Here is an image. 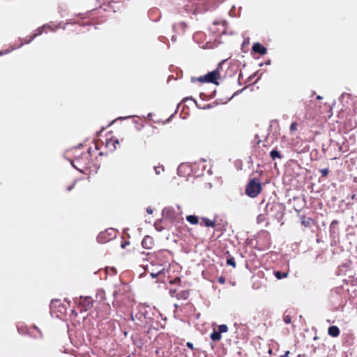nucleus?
Listing matches in <instances>:
<instances>
[{
    "label": "nucleus",
    "mask_w": 357,
    "mask_h": 357,
    "mask_svg": "<svg viewBox=\"0 0 357 357\" xmlns=\"http://www.w3.org/2000/svg\"><path fill=\"white\" fill-rule=\"evenodd\" d=\"M73 188V186L68 188V190L70 191Z\"/></svg>",
    "instance_id": "58836bf2"
},
{
    "label": "nucleus",
    "mask_w": 357,
    "mask_h": 357,
    "mask_svg": "<svg viewBox=\"0 0 357 357\" xmlns=\"http://www.w3.org/2000/svg\"><path fill=\"white\" fill-rule=\"evenodd\" d=\"M186 346H187L189 349H190L191 350H194V349H195L194 346H193V344H192V342H188L186 343Z\"/></svg>",
    "instance_id": "72a5a7b5"
},
{
    "label": "nucleus",
    "mask_w": 357,
    "mask_h": 357,
    "mask_svg": "<svg viewBox=\"0 0 357 357\" xmlns=\"http://www.w3.org/2000/svg\"><path fill=\"white\" fill-rule=\"evenodd\" d=\"M352 199H355V195L352 196Z\"/></svg>",
    "instance_id": "79ce46f5"
},
{
    "label": "nucleus",
    "mask_w": 357,
    "mask_h": 357,
    "mask_svg": "<svg viewBox=\"0 0 357 357\" xmlns=\"http://www.w3.org/2000/svg\"><path fill=\"white\" fill-rule=\"evenodd\" d=\"M42 33V30L40 29H38L36 32L29 36H27L24 39H23L22 43L20 45V47L22 46L23 44H28L31 43L36 36L40 35Z\"/></svg>",
    "instance_id": "9d476101"
},
{
    "label": "nucleus",
    "mask_w": 357,
    "mask_h": 357,
    "mask_svg": "<svg viewBox=\"0 0 357 357\" xmlns=\"http://www.w3.org/2000/svg\"><path fill=\"white\" fill-rule=\"evenodd\" d=\"M265 212L271 217L280 220L284 215V207L282 204L276 202H268L266 204Z\"/></svg>",
    "instance_id": "f03ea898"
},
{
    "label": "nucleus",
    "mask_w": 357,
    "mask_h": 357,
    "mask_svg": "<svg viewBox=\"0 0 357 357\" xmlns=\"http://www.w3.org/2000/svg\"><path fill=\"white\" fill-rule=\"evenodd\" d=\"M340 333V329L336 326H331L328 329V334L333 337H338Z\"/></svg>",
    "instance_id": "f8f14e48"
},
{
    "label": "nucleus",
    "mask_w": 357,
    "mask_h": 357,
    "mask_svg": "<svg viewBox=\"0 0 357 357\" xmlns=\"http://www.w3.org/2000/svg\"><path fill=\"white\" fill-rule=\"evenodd\" d=\"M165 254H168V252H167L165 250H160L155 253V255L157 258L159 259L160 257H165Z\"/></svg>",
    "instance_id": "c756f323"
},
{
    "label": "nucleus",
    "mask_w": 357,
    "mask_h": 357,
    "mask_svg": "<svg viewBox=\"0 0 357 357\" xmlns=\"http://www.w3.org/2000/svg\"><path fill=\"white\" fill-rule=\"evenodd\" d=\"M210 337L213 341L217 342L220 340V339L222 338V335L218 331L214 330L213 333L211 334Z\"/></svg>",
    "instance_id": "dca6fc26"
},
{
    "label": "nucleus",
    "mask_w": 357,
    "mask_h": 357,
    "mask_svg": "<svg viewBox=\"0 0 357 357\" xmlns=\"http://www.w3.org/2000/svg\"><path fill=\"white\" fill-rule=\"evenodd\" d=\"M117 230L113 228H109L104 231L100 232L97 236V241L100 243H106L116 238Z\"/></svg>",
    "instance_id": "20e7f679"
},
{
    "label": "nucleus",
    "mask_w": 357,
    "mask_h": 357,
    "mask_svg": "<svg viewBox=\"0 0 357 357\" xmlns=\"http://www.w3.org/2000/svg\"><path fill=\"white\" fill-rule=\"evenodd\" d=\"M218 281L220 284H225V278L223 276H220L218 278Z\"/></svg>",
    "instance_id": "473e14b6"
},
{
    "label": "nucleus",
    "mask_w": 357,
    "mask_h": 357,
    "mask_svg": "<svg viewBox=\"0 0 357 357\" xmlns=\"http://www.w3.org/2000/svg\"><path fill=\"white\" fill-rule=\"evenodd\" d=\"M202 225L207 227H215V220H211L207 218H202L201 225Z\"/></svg>",
    "instance_id": "ddd939ff"
},
{
    "label": "nucleus",
    "mask_w": 357,
    "mask_h": 357,
    "mask_svg": "<svg viewBox=\"0 0 357 357\" xmlns=\"http://www.w3.org/2000/svg\"><path fill=\"white\" fill-rule=\"evenodd\" d=\"M270 155L273 160H275L276 158L281 159L282 157L281 153L276 149L272 150L270 153Z\"/></svg>",
    "instance_id": "6ab92c4d"
},
{
    "label": "nucleus",
    "mask_w": 357,
    "mask_h": 357,
    "mask_svg": "<svg viewBox=\"0 0 357 357\" xmlns=\"http://www.w3.org/2000/svg\"><path fill=\"white\" fill-rule=\"evenodd\" d=\"M127 357H130V356H127Z\"/></svg>",
    "instance_id": "37998d69"
},
{
    "label": "nucleus",
    "mask_w": 357,
    "mask_h": 357,
    "mask_svg": "<svg viewBox=\"0 0 357 357\" xmlns=\"http://www.w3.org/2000/svg\"><path fill=\"white\" fill-rule=\"evenodd\" d=\"M157 275H158V274H156V275H153V274H152V275H153V277H157Z\"/></svg>",
    "instance_id": "a19ab883"
},
{
    "label": "nucleus",
    "mask_w": 357,
    "mask_h": 357,
    "mask_svg": "<svg viewBox=\"0 0 357 357\" xmlns=\"http://www.w3.org/2000/svg\"><path fill=\"white\" fill-rule=\"evenodd\" d=\"M314 105V102L312 100H310L309 104L306 105L305 110L306 114L305 116L307 118H313L315 116L314 112L312 110V107Z\"/></svg>",
    "instance_id": "9b49d317"
},
{
    "label": "nucleus",
    "mask_w": 357,
    "mask_h": 357,
    "mask_svg": "<svg viewBox=\"0 0 357 357\" xmlns=\"http://www.w3.org/2000/svg\"><path fill=\"white\" fill-rule=\"evenodd\" d=\"M289 353L290 352L289 351H287L284 355H282L280 357H288Z\"/></svg>",
    "instance_id": "c9c22d12"
},
{
    "label": "nucleus",
    "mask_w": 357,
    "mask_h": 357,
    "mask_svg": "<svg viewBox=\"0 0 357 357\" xmlns=\"http://www.w3.org/2000/svg\"><path fill=\"white\" fill-rule=\"evenodd\" d=\"M283 319L287 324H289L291 322V317L290 315H285Z\"/></svg>",
    "instance_id": "2f4dec72"
},
{
    "label": "nucleus",
    "mask_w": 357,
    "mask_h": 357,
    "mask_svg": "<svg viewBox=\"0 0 357 357\" xmlns=\"http://www.w3.org/2000/svg\"><path fill=\"white\" fill-rule=\"evenodd\" d=\"M162 215L171 221H177L180 219V214L172 207H165L162 210Z\"/></svg>",
    "instance_id": "423d86ee"
},
{
    "label": "nucleus",
    "mask_w": 357,
    "mask_h": 357,
    "mask_svg": "<svg viewBox=\"0 0 357 357\" xmlns=\"http://www.w3.org/2000/svg\"><path fill=\"white\" fill-rule=\"evenodd\" d=\"M319 172L323 177H326L329 174L328 168L321 169L319 170Z\"/></svg>",
    "instance_id": "bb28decb"
},
{
    "label": "nucleus",
    "mask_w": 357,
    "mask_h": 357,
    "mask_svg": "<svg viewBox=\"0 0 357 357\" xmlns=\"http://www.w3.org/2000/svg\"><path fill=\"white\" fill-rule=\"evenodd\" d=\"M317 99H321V97L320 96H318L317 97Z\"/></svg>",
    "instance_id": "ea45409f"
},
{
    "label": "nucleus",
    "mask_w": 357,
    "mask_h": 357,
    "mask_svg": "<svg viewBox=\"0 0 357 357\" xmlns=\"http://www.w3.org/2000/svg\"><path fill=\"white\" fill-rule=\"evenodd\" d=\"M169 295L171 296V297L176 298V296H178L177 290L174 288H170L169 289Z\"/></svg>",
    "instance_id": "cd10ccee"
},
{
    "label": "nucleus",
    "mask_w": 357,
    "mask_h": 357,
    "mask_svg": "<svg viewBox=\"0 0 357 357\" xmlns=\"http://www.w3.org/2000/svg\"><path fill=\"white\" fill-rule=\"evenodd\" d=\"M116 144H119V141L117 139H110L107 140L106 143V146L107 147L110 148L112 146L114 149H116Z\"/></svg>",
    "instance_id": "a211bd4d"
},
{
    "label": "nucleus",
    "mask_w": 357,
    "mask_h": 357,
    "mask_svg": "<svg viewBox=\"0 0 357 357\" xmlns=\"http://www.w3.org/2000/svg\"><path fill=\"white\" fill-rule=\"evenodd\" d=\"M129 244V242H124L121 244V247L123 248H124L126 247V245H128Z\"/></svg>",
    "instance_id": "e433bc0d"
},
{
    "label": "nucleus",
    "mask_w": 357,
    "mask_h": 357,
    "mask_svg": "<svg viewBox=\"0 0 357 357\" xmlns=\"http://www.w3.org/2000/svg\"><path fill=\"white\" fill-rule=\"evenodd\" d=\"M117 295H118V292H117V291H115V292L114 293V296L116 298V297H117Z\"/></svg>",
    "instance_id": "4c0bfd02"
},
{
    "label": "nucleus",
    "mask_w": 357,
    "mask_h": 357,
    "mask_svg": "<svg viewBox=\"0 0 357 357\" xmlns=\"http://www.w3.org/2000/svg\"><path fill=\"white\" fill-rule=\"evenodd\" d=\"M261 190V183L257 178L251 179L245 187V194L252 198L257 197Z\"/></svg>",
    "instance_id": "7ed1b4c3"
},
{
    "label": "nucleus",
    "mask_w": 357,
    "mask_h": 357,
    "mask_svg": "<svg viewBox=\"0 0 357 357\" xmlns=\"http://www.w3.org/2000/svg\"><path fill=\"white\" fill-rule=\"evenodd\" d=\"M155 244L154 239L152 236L146 235L142 241V245L144 248L150 250L153 248Z\"/></svg>",
    "instance_id": "6e6552de"
},
{
    "label": "nucleus",
    "mask_w": 357,
    "mask_h": 357,
    "mask_svg": "<svg viewBox=\"0 0 357 357\" xmlns=\"http://www.w3.org/2000/svg\"><path fill=\"white\" fill-rule=\"evenodd\" d=\"M297 129H298V123H297V122H296V121L292 122L291 123L290 128H289L290 132H295V131L297 130Z\"/></svg>",
    "instance_id": "393cba45"
},
{
    "label": "nucleus",
    "mask_w": 357,
    "mask_h": 357,
    "mask_svg": "<svg viewBox=\"0 0 357 357\" xmlns=\"http://www.w3.org/2000/svg\"><path fill=\"white\" fill-rule=\"evenodd\" d=\"M186 220L192 225H197L199 222L198 217L193 215H188Z\"/></svg>",
    "instance_id": "f3484780"
},
{
    "label": "nucleus",
    "mask_w": 357,
    "mask_h": 357,
    "mask_svg": "<svg viewBox=\"0 0 357 357\" xmlns=\"http://www.w3.org/2000/svg\"><path fill=\"white\" fill-rule=\"evenodd\" d=\"M190 291L188 290H183L178 293L176 298L178 300H186L189 297Z\"/></svg>",
    "instance_id": "2eb2a0df"
},
{
    "label": "nucleus",
    "mask_w": 357,
    "mask_h": 357,
    "mask_svg": "<svg viewBox=\"0 0 357 357\" xmlns=\"http://www.w3.org/2000/svg\"><path fill=\"white\" fill-rule=\"evenodd\" d=\"M218 331L220 333H227L228 331V327L225 324H221V325L218 326Z\"/></svg>",
    "instance_id": "4be33fe9"
},
{
    "label": "nucleus",
    "mask_w": 357,
    "mask_h": 357,
    "mask_svg": "<svg viewBox=\"0 0 357 357\" xmlns=\"http://www.w3.org/2000/svg\"><path fill=\"white\" fill-rule=\"evenodd\" d=\"M161 223H162V221L158 220V221H156L154 224V227H155V229L158 231H161L163 229V227H162Z\"/></svg>",
    "instance_id": "5701e85b"
},
{
    "label": "nucleus",
    "mask_w": 357,
    "mask_h": 357,
    "mask_svg": "<svg viewBox=\"0 0 357 357\" xmlns=\"http://www.w3.org/2000/svg\"><path fill=\"white\" fill-rule=\"evenodd\" d=\"M338 223H339V222L337 220H334L332 221V222L331 223V225H330V231H331V232H333V233L335 232L333 231V228H334L335 225H338Z\"/></svg>",
    "instance_id": "c85d7f7f"
},
{
    "label": "nucleus",
    "mask_w": 357,
    "mask_h": 357,
    "mask_svg": "<svg viewBox=\"0 0 357 357\" xmlns=\"http://www.w3.org/2000/svg\"><path fill=\"white\" fill-rule=\"evenodd\" d=\"M312 222V219L310 218H305L303 217V218L302 219V221H301V223L303 225H304L305 227H310L311 225V223Z\"/></svg>",
    "instance_id": "412c9836"
},
{
    "label": "nucleus",
    "mask_w": 357,
    "mask_h": 357,
    "mask_svg": "<svg viewBox=\"0 0 357 357\" xmlns=\"http://www.w3.org/2000/svg\"><path fill=\"white\" fill-rule=\"evenodd\" d=\"M268 215V213H266V212H265V213L259 214L257 218V223H261L265 222L267 220Z\"/></svg>",
    "instance_id": "aec40b11"
},
{
    "label": "nucleus",
    "mask_w": 357,
    "mask_h": 357,
    "mask_svg": "<svg viewBox=\"0 0 357 357\" xmlns=\"http://www.w3.org/2000/svg\"><path fill=\"white\" fill-rule=\"evenodd\" d=\"M71 163L75 169L81 172H84L86 170L89 169L92 164L91 149L82 152L79 155H76Z\"/></svg>",
    "instance_id": "f257e3e1"
},
{
    "label": "nucleus",
    "mask_w": 357,
    "mask_h": 357,
    "mask_svg": "<svg viewBox=\"0 0 357 357\" xmlns=\"http://www.w3.org/2000/svg\"><path fill=\"white\" fill-rule=\"evenodd\" d=\"M252 51L259 53L261 55H264L266 53L267 50L265 47L261 45L259 43H256L252 46Z\"/></svg>",
    "instance_id": "1a4fd4ad"
},
{
    "label": "nucleus",
    "mask_w": 357,
    "mask_h": 357,
    "mask_svg": "<svg viewBox=\"0 0 357 357\" xmlns=\"http://www.w3.org/2000/svg\"><path fill=\"white\" fill-rule=\"evenodd\" d=\"M227 264L232 266L233 268L236 267V262L234 257H230L227 259Z\"/></svg>",
    "instance_id": "b1692460"
},
{
    "label": "nucleus",
    "mask_w": 357,
    "mask_h": 357,
    "mask_svg": "<svg viewBox=\"0 0 357 357\" xmlns=\"http://www.w3.org/2000/svg\"><path fill=\"white\" fill-rule=\"evenodd\" d=\"M275 275L278 279H282L283 278H286L287 276V273H282L280 271H277L275 273Z\"/></svg>",
    "instance_id": "a878e982"
},
{
    "label": "nucleus",
    "mask_w": 357,
    "mask_h": 357,
    "mask_svg": "<svg viewBox=\"0 0 357 357\" xmlns=\"http://www.w3.org/2000/svg\"><path fill=\"white\" fill-rule=\"evenodd\" d=\"M220 68H221L220 64H219L218 68L213 71L208 73L204 76L199 77L198 80L201 82H208L217 84V80L220 78Z\"/></svg>",
    "instance_id": "39448f33"
},
{
    "label": "nucleus",
    "mask_w": 357,
    "mask_h": 357,
    "mask_svg": "<svg viewBox=\"0 0 357 357\" xmlns=\"http://www.w3.org/2000/svg\"><path fill=\"white\" fill-rule=\"evenodd\" d=\"M150 255L149 252L144 251H139L135 254V258L137 260H146L148 259V256Z\"/></svg>",
    "instance_id": "4468645a"
},
{
    "label": "nucleus",
    "mask_w": 357,
    "mask_h": 357,
    "mask_svg": "<svg viewBox=\"0 0 357 357\" xmlns=\"http://www.w3.org/2000/svg\"><path fill=\"white\" fill-rule=\"evenodd\" d=\"M181 280L180 278H176L170 282V284H178L181 286Z\"/></svg>",
    "instance_id": "7c9ffc66"
},
{
    "label": "nucleus",
    "mask_w": 357,
    "mask_h": 357,
    "mask_svg": "<svg viewBox=\"0 0 357 357\" xmlns=\"http://www.w3.org/2000/svg\"><path fill=\"white\" fill-rule=\"evenodd\" d=\"M79 305L81 311L86 312L93 307V301L91 297L89 296L80 297Z\"/></svg>",
    "instance_id": "0eeeda50"
},
{
    "label": "nucleus",
    "mask_w": 357,
    "mask_h": 357,
    "mask_svg": "<svg viewBox=\"0 0 357 357\" xmlns=\"http://www.w3.org/2000/svg\"><path fill=\"white\" fill-rule=\"evenodd\" d=\"M146 212L149 213V214H152L153 213V210L151 207H148L146 208Z\"/></svg>",
    "instance_id": "f704fd0d"
}]
</instances>
